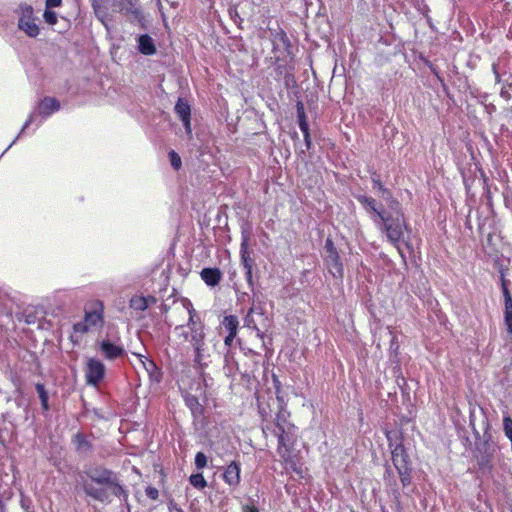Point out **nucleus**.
<instances>
[{"mask_svg": "<svg viewBox=\"0 0 512 512\" xmlns=\"http://www.w3.org/2000/svg\"><path fill=\"white\" fill-rule=\"evenodd\" d=\"M98 350L101 355L108 361L121 358L126 351L121 343L111 341L110 339H102L97 342Z\"/></svg>", "mask_w": 512, "mask_h": 512, "instance_id": "12", "label": "nucleus"}, {"mask_svg": "<svg viewBox=\"0 0 512 512\" xmlns=\"http://www.w3.org/2000/svg\"><path fill=\"white\" fill-rule=\"evenodd\" d=\"M134 355L139 359L149 378L153 381L159 382L162 374L155 362L142 354L134 353Z\"/></svg>", "mask_w": 512, "mask_h": 512, "instance_id": "16", "label": "nucleus"}, {"mask_svg": "<svg viewBox=\"0 0 512 512\" xmlns=\"http://www.w3.org/2000/svg\"><path fill=\"white\" fill-rule=\"evenodd\" d=\"M195 466L197 469H203L207 466V457L203 452H198L195 456Z\"/></svg>", "mask_w": 512, "mask_h": 512, "instance_id": "31", "label": "nucleus"}, {"mask_svg": "<svg viewBox=\"0 0 512 512\" xmlns=\"http://www.w3.org/2000/svg\"><path fill=\"white\" fill-rule=\"evenodd\" d=\"M44 19L45 21L50 24V25H54L56 24L57 22V15L55 12L49 10V9H46L45 12H44Z\"/></svg>", "mask_w": 512, "mask_h": 512, "instance_id": "32", "label": "nucleus"}, {"mask_svg": "<svg viewBox=\"0 0 512 512\" xmlns=\"http://www.w3.org/2000/svg\"><path fill=\"white\" fill-rule=\"evenodd\" d=\"M127 1H128V3H129L131 6H133V5H134V3H133V1H134V0H127Z\"/></svg>", "mask_w": 512, "mask_h": 512, "instance_id": "51", "label": "nucleus"}, {"mask_svg": "<svg viewBox=\"0 0 512 512\" xmlns=\"http://www.w3.org/2000/svg\"><path fill=\"white\" fill-rule=\"evenodd\" d=\"M73 443L75 444L76 451L79 453H87L92 448V444L81 433H77L73 437Z\"/></svg>", "mask_w": 512, "mask_h": 512, "instance_id": "21", "label": "nucleus"}, {"mask_svg": "<svg viewBox=\"0 0 512 512\" xmlns=\"http://www.w3.org/2000/svg\"><path fill=\"white\" fill-rule=\"evenodd\" d=\"M105 370L102 361L97 358H89L84 368L86 383L97 387L105 376Z\"/></svg>", "mask_w": 512, "mask_h": 512, "instance_id": "10", "label": "nucleus"}, {"mask_svg": "<svg viewBox=\"0 0 512 512\" xmlns=\"http://www.w3.org/2000/svg\"><path fill=\"white\" fill-rule=\"evenodd\" d=\"M238 326L239 321L235 315L225 316L221 322V327L230 334H237Z\"/></svg>", "mask_w": 512, "mask_h": 512, "instance_id": "20", "label": "nucleus"}, {"mask_svg": "<svg viewBox=\"0 0 512 512\" xmlns=\"http://www.w3.org/2000/svg\"><path fill=\"white\" fill-rule=\"evenodd\" d=\"M251 308L255 309L254 313H257L259 315H263V308L261 306H257V307L256 306H252Z\"/></svg>", "mask_w": 512, "mask_h": 512, "instance_id": "47", "label": "nucleus"}, {"mask_svg": "<svg viewBox=\"0 0 512 512\" xmlns=\"http://www.w3.org/2000/svg\"><path fill=\"white\" fill-rule=\"evenodd\" d=\"M84 474L90 479V482L83 481V491L88 497L100 502H110L112 494L127 501L128 492L112 470L102 465H92L85 468Z\"/></svg>", "mask_w": 512, "mask_h": 512, "instance_id": "1", "label": "nucleus"}, {"mask_svg": "<svg viewBox=\"0 0 512 512\" xmlns=\"http://www.w3.org/2000/svg\"><path fill=\"white\" fill-rule=\"evenodd\" d=\"M500 94H501V96H502L504 99H506V100H508V99H509V97H510L509 93H508L507 91L503 90V89L501 90V93H500Z\"/></svg>", "mask_w": 512, "mask_h": 512, "instance_id": "48", "label": "nucleus"}, {"mask_svg": "<svg viewBox=\"0 0 512 512\" xmlns=\"http://www.w3.org/2000/svg\"><path fill=\"white\" fill-rule=\"evenodd\" d=\"M35 389L37 391V394L40 399L41 406H42L43 410L48 411L49 410V403H48L49 396H48V393H47L44 385L41 383H36Z\"/></svg>", "mask_w": 512, "mask_h": 512, "instance_id": "24", "label": "nucleus"}, {"mask_svg": "<svg viewBox=\"0 0 512 512\" xmlns=\"http://www.w3.org/2000/svg\"><path fill=\"white\" fill-rule=\"evenodd\" d=\"M168 156H169V160H170L171 166L175 170H179L181 168V165H182V161H181L180 156L174 150H171L169 152Z\"/></svg>", "mask_w": 512, "mask_h": 512, "instance_id": "29", "label": "nucleus"}, {"mask_svg": "<svg viewBox=\"0 0 512 512\" xmlns=\"http://www.w3.org/2000/svg\"><path fill=\"white\" fill-rule=\"evenodd\" d=\"M21 507L24 509V511L26 512V508L29 507V504H27V502L22 499L21 500Z\"/></svg>", "mask_w": 512, "mask_h": 512, "instance_id": "49", "label": "nucleus"}, {"mask_svg": "<svg viewBox=\"0 0 512 512\" xmlns=\"http://www.w3.org/2000/svg\"><path fill=\"white\" fill-rule=\"evenodd\" d=\"M150 302H155L153 297L134 296L130 300V307L137 311H144L148 308Z\"/></svg>", "mask_w": 512, "mask_h": 512, "instance_id": "19", "label": "nucleus"}, {"mask_svg": "<svg viewBox=\"0 0 512 512\" xmlns=\"http://www.w3.org/2000/svg\"><path fill=\"white\" fill-rule=\"evenodd\" d=\"M372 183H373V188L377 189L378 191L384 187L383 184L381 183V181L377 178H373Z\"/></svg>", "mask_w": 512, "mask_h": 512, "instance_id": "42", "label": "nucleus"}, {"mask_svg": "<svg viewBox=\"0 0 512 512\" xmlns=\"http://www.w3.org/2000/svg\"><path fill=\"white\" fill-rule=\"evenodd\" d=\"M302 133H303V136H304V141H305L306 148L310 149L312 141H311V136H310L309 129L305 130V131H302Z\"/></svg>", "mask_w": 512, "mask_h": 512, "instance_id": "38", "label": "nucleus"}, {"mask_svg": "<svg viewBox=\"0 0 512 512\" xmlns=\"http://www.w3.org/2000/svg\"><path fill=\"white\" fill-rule=\"evenodd\" d=\"M59 109L60 102L57 99L53 97H45L39 102L37 109L29 115L28 119L26 120L21 129V133H24V131L29 127V125L35 121L37 116H41L42 119H47L49 116L57 112Z\"/></svg>", "mask_w": 512, "mask_h": 512, "instance_id": "8", "label": "nucleus"}, {"mask_svg": "<svg viewBox=\"0 0 512 512\" xmlns=\"http://www.w3.org/2000/svg\"><path fill=\"white\" fill-rule=\"evenodd\" d=\"M194 349V364L199 369H204L208 366V359L210 357L207 344L205 340L192 345Z\"/></svg>", "mask_w": 512, "mask_h": 512, "instance_id": "15", "label": "nucleus"}, {"mask_svg": "<svg viewBox=\"0 0 512 512\" xmlns=\"http://www.w3.org/2000/svg\"><path fill=\"white\" fill-rule=\"evenodd\" d=\"M183 308L188 313V321H187V328L192 331V335H190L189 343L191 345L197 344L198 342H201L205 340L206 338V332H205V325L202 322L200 316L194 309L192 303L189 300H185L183 302Z\"/></svg>", "mask_w": 512, "mask_h": 512, "instance_id": "6", "label": "nucleus"}, {"mask_svg": "<svg viewBox=\"0 0 512 512\" xmlns=\"http://www.w3.org/2000/svg\"><path fill=\"white\" fill-rule=\"evenodd\" d=\"M296 108H297V116L305 114L304 105L302 102H298L296 105Z\"/></svg>", "mask_w": 512, "mask_h": 512, "instance_id": "44", "label": "nucleus"}, {"mask_svg": "<svg viewBox=\"0 0 512 512\" xmlns=\"http://www.w3.org/2000/svg\"><path fill=\"white\" fill-rule=\"evenodd\" d=\"M139 51L144 55H153L156 52L153 39L147 35H141L138 38Z\"/></svg>", "mask_w": 512, "mask_h": 512, "instance_id": "18", "label": "nucleus"}, {"mask_svg": "<svg viewBox=\"0 0 512 512\" xmlns=\"http://www.w3.org/2000/svg\"><path fill=\"white\" fill-rule=\"evenodd\" d=\"M295 426L291 423H280V416L276 419L275 435L278 437L277 452L285 464L286 469H291L302 477V465L296 455L292 454L291 448L296 439Z\"/></svg>", "mask_w": 512, "mask_h": 512, "instance_id": "3", "label": "nucleus"}, {"mask_svg": "<svg viewBox=\"0 0 512 512\" xmlns=\"http://www.w3.org/2000/svg\"><path fill=\"white\" fill-rule=\"evenodd\" d=\"M237 334H230V333H227V335L225 336L224 338V344L225 346L229 347L231 346L234 338L236 337Z\"/></svg>", "mask_w": 512, "mask_h": 512, "instance_id": "39", "label": "nucleus"}, {"mask_svg": "<svg viewBox=\"0 0 512 512\" xmlns=\"http://www.w3.org/2000/svg\"><path fill=\"white\" fill-rule=\"evenodd\" d=\"M242 512H259L258 508L254 505H244Z\"/></svg>", "mask_w": 512, "mask_h": 512, "instance_id": "41", "label": "nucleus"}, {"mask_svg": "<svg viewBox=\"0 0 512 512\" xmlns=\"http://www.w3.org/2000/svg\"><path fill=\"white\" fill-rule=\"evenodd\" d=\"M297 117H298V124H299L300 130L301 131L308 130L309 129V124H308V121H307L306 114L299 115Z\"/></svg>", "mask_w": 512, "mask_h": 512, "instance_id": "34", "label": "nucleus"}, {"mask_svg": "<svg viewBox=\"0 0 512 512\" xmlns=\"http://www.w3.org/2000/svg\"><path fill=\"white\" fill-rule=\"evenodd\" d=\"M22 134H23V133H21V132H20V133L17 135V137L12 141V143L8 146V148H7L3 153H1V156H4V153H5V152H6V151H7V150L12 146V145H14V144L16 143L17 139H18Z\"/></svg>", "mask_w": 512, "mask_h": 512, "instance_id": "46", "label": "nucleus"}, {"mask_svg": "<svg viewBox=\"0 0 512 512\" xmlns=\"http://www.w3.org/2000/svg\"><path fill=\"white\" fill-rule=\"evenodd\" d=\"M379 192L381 193L382 197L386 200H390V204L392 203V201L394 200L393 197H392V193L389 189L383 187L382 189L379 190Z\"/></svg>", "mask_w": 512, "mask_h": 512, "instance_id": "37", "label": "nucleus"}, {"mask_svg": "<svg viewBox=\"0 0 512 512\" xmlns=\"http://www.w3.org/2000/svg\"><path fill=\"white\" fill-rule=\"evenodd\" d=\"M223 481L231 488L235 489L238 487L241 481V464L236 461H232L228 464L222 475Z\"/></svg>", "mask_w": 512, "mask_h": 512, "instance_id": "14", "label": "nucleus"}, {"mask_svg": "<svg viewBox=\"0 0 512 512\" xmlns=\"http://www.w3.org/2000/svg\"><path fill=\"white\" fill-rule=\"evenodd\" d=\"M145 493L147 495V497H149L150 499L152 500H156L158 499V496H159V491L157 488L155 487H152V486H148L146 489H145Z\"/></svg>", "mask_w": 512, "mask_h": 512, "instance_id": "33", "label": "nucleus"}, {"mask_svg": "<svg viewBox=\"0 0 512 512\" xmlns=\"http://www.w3.org/2000/svg\"><path fill=\"white\" fill-rule=\"evenodd\" d=\"M324 262L329 273L334 277L341 279L344 274L343 264L338 251L331 238H327L324 245Z\"/></svg>", "mask_w": 512, "mask_h": 512, "instance_id": "7", "label": "nucleus"}, {"mask_svg": "<svg viewBox=\"0 0 512 512\" xmlns=\"http://www.w3.org/2000/svg\"><path fill=\"white\" fill-rule=\"evenodd\" d=\"M504 324L506 326L505 341L507 344H512V317H504Z\"/></svg>", "mask_w": 512, "mask_h": 512, "instance_id": "30", "label": "nucleus"}, {"mask_svg": "<svg viewBox=\"0 0 512 512\" xmlns=\"http://www.w3.org/2000/svg\"><path fill=\"white\" fill-rule=\"evenodd\" d=\"M356 199L363 206L374 224H376L387 212L373 197L358 195L356 196Z\"/></svg>", "mask_w": 512, "mask_h": 512, "instance_id": "11", "label": "nucleus"}, {"mask_svg": "<svg viewBox=\"0 0 512 512\" xmlns=\"http://www.w3.org/2000/svg\"><path fill=\"white\" fill-rule=\"evenodd\" d=\"M186 404L190 408L194 417H197L202 413V407L199 404L196 397H189L186 399Z\"/></svg>", "mask_w": 512, "mask_h": 512, "instance_id": "27", "label": "nucleus"}, {"mask_svg": "<svg viewBox=\"0 0 512 512\" xmlns=\"http://www.w3.org/2000/svg\"><path fill=\"white\" fill-rule=\"evenodd\" d=\"M181 121L185 128L186 134L188 135L189 138H191L192 137L191 117L182 119Z\"/></svg>", "mask_w": 512, "mask_h": 512, "instance_id": "35", "label": "nucleus"}, {"mask_svg": "<svg viewBox=\"0 0 512 512\" xmlns=\"http://www.w3.org/2000/svg\"><path fill=\"white\" fill-rule=\"evenodd\" d=\"M492 69H493V72H494V74H495V80H496V82H500V81H501L500 74L498 73V71H497V67H496V65H495V64H493Z\"/></svg>", "mask_w": 512, "mask_h": 512, "instance_id": "45", "label": "nucleus"}, {"mask_svg": "<svg viewBox=\"0 0 512 512\" xmlns=\"http://www.w3.org/2000/svg\"><path fill=\"white\" fill-rule=\"evenodd\" d=\"M61 5V0H46L47 8L59 7Z\"/></svg>", "mask_w": 512, "mask_h": 512, "instance_id": "40", "label": "nucleus"}, {"mask_svg": "<svg viewBox=\"0 0 512 512\" xmlns=\"http://www.w3.org/2000/svg\"><path fill=\"white\" fill-rule=\"evenodd\" d=\"M386 437L391 449L392 462L396 468L403 487L411 483L412 466L409 455L404 448L403 443L398 438V433L389 431Z\"/></svg>", "mask_w": 512, "mask_h": 512, "instance_id": "4", "label": "nucleus"}, {"mask_svg": "<svg viewBox=\"0 0 512 512\" xmlns=\"http://www.w3.org/2000/svg\"><path fill=\"white\" fill-rule=\"evenodd\" d=\"M18 27L29 37H36L39 34V27L33 15V8L29 5L20 6V18Z\"/></svg>", "mask_w": 512, "mask_h": 512, "instance_id": "9", "label": "nucleus"}, {"mask_svg": "<svg viewBox=\"0 0 512 512\" xmlns=\"http://www.w3.org/2000/svg\"><path fill=\"white\" fill-rule=\"evenodd\" d=\"M0 512H4V505L2 500L0 499Z\"/></svg>", "mask_w": 512, "mask_h": 512, "instance_id": "50", "label": "nucleus"}, {"mask_svg": "<svg viewBox=\"0 0 512 512\" xmlns=\"http://www.w3.org/2000/svg\"><path fill=\"white\" fill-rule=\"evenodd\" d=\"M504 297V317H512V295L505 282L502 283Z\"/></svg>", "mask_w": 512, "mask_h": 512, "instance_id": "23", "label": "nucleus"}, {"mask_svg": "<svg viewBox=\"0 0 512 512\" xmlns=\"http://www.w3.org/2000/svg\"><path fill=\"white\" fill-rule=\"evenodd\" d=\"M175 112L180 120L191 117V108L187 101L179 98L175 105Z\"/></svg>", "mask_w": 512, "mask_h": 512, "instance_id": "22", "label": "nucleus"}, {"mask_svg": "<svg viewBox=\"0 0 512 512\" xmlns=\"http://www.w3.org/2000/svg\"><path fill=\"white\" fill-rule=\"evenodd\" d=\"M104 324V305L101 301H96L92 307L85 310L83 320L73 325L75 334L83 335L93 329L102 328Z\"/></svg>", "mask_w": 512, "mask_h": 512, "instance_id": "5", "label": "nucleus"}, {"mask_svg": "<svg viewBox=\"0 0 512 512\" xmlns=\"http://www.w3.org/2000/svg\"><path fill=\"white\" fill-rule=\"evenodd\" d=\"M189 482L194 488L198 490H202L207 486V481L201 473L192 474L189 477Z\"/></svg>", "mask_w": 512, "mask_h": 512, "instance_id": "26", "label": "nucleus"}, {"mask_svg": "<svg viewBox=\"0 0 512 512\" xmlns=\"http://www.w3.org/2000/svg\"><path fill=\"white\" fill-rule=\"evenodd\" d=\"M255 309L250 308L247 315L244 318V324L246 327L253 329L256 331V335L259 338H263V333L260 331V329L257 327L256 321L254 320L252 314L254 313Z\"/></svg>", "mask_w": 512, "mask_h": 512, "instance_id": "25", "label": "nucleus"}, {"mask_svg": "<svg viewBox=\"0 0 512 512\" xmlns=\"http://www.w3.org/2000/svg\"><path fill=\"white\" fill-rule=\"evenodd\" d=\"M200 275L202 280L211 287L216 286L222 277L221 271L218 268H204Z\"/></svg>", "mask_w": 512, "mask_h": 512, "instance_id": "17", "label": "nucleus"}, {"mask_svg": "<svg viewBox=\"0 0 512 512\" xmlns=\"http://www.w3.org/2000/svg\"><path fill=\"white\" fill-rule=\"evenodd\" d=\"M251 231L249 228H243L241 232V245H240V257L241 263L245 269V274L248 282L252 281V265L249 257V241H250Z\"/></svg>", "mask_w": 512, "mask_h": 512, "instance_id": "13", "label": "nucleus"}, {"mask_svg": "<svg viewBox=\"0 0 512 512\" xmlns=\"http://www.w3.org/2000/svg\"><path fill=\"white\" fill-rule=\"evenodd\" d=\"M278 416H280V423L281 424H284V423H288L286 421V412L284 410H280L276 416V419L278 418Z\"/></svg>", "mask_w": 512, "mask_h": 512, "instance_id": "43", "label": "nucleus"}, {"mask_svg": "<svg viewBox=\"0 0 512 512\" xmlns=\"http://www.w3.org/2000/svg\"><path fill=\"white\" fill-rule=\"evenodd\" d=\"M389 207L391 211L386 212L375 226L381 233L385 234L387 241L396 247L402 258H404L400 242L404 241V234L405 232L409 233L410 229L399 202L393 200Z\"/></svg>", "mask_w": 512, "mask_h": 512, "instance_id": "2", "label": "nucleus"}, {"mask_svg": "<svg viewBox=\"0 0 512 512\" xmlns=\"http://www.w3.org/2000/svg\"><path fill=\"white\" fill-rule=\"evenodd\" d=\"M93 8H94V11H95V14L96 16L98 17V19L104 24L106 25L105 23V12H103L100 7L96 6V5H93Z\"/></svg>", "mask_w": 512, "mask_h": 512, "instance_id": "36", "label": "nucleus"}, {"mask_svg": "<svg viewBox=\"0 0 512 512\" xmlns=\"http://www.w3.org/2000/svg\"><path fill=\"white\" fill-rule=\"evenodd\" d=\"M187 323L186 324H181V325H177L175 328H174V332L175 334L177 335L178 338H182V340L184 342H189V332L187 330Z\"/></svg>", "mask_w": 512, "mask_h": 512, "instance_id": "28", "label": "nucleus"}]
</instances>
